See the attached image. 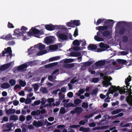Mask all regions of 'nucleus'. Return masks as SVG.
<instances>
[{
	"instance_id": "obj_1",
	"label": "nucleus",
	"mask_w": 132,
	"mask_h": 132,
	"mask_svg": "<svg viewBox=\"0 0 132 132\" xmlns=\"http://www.w3.org/2000/svg\"><path fill=\"white\" fill-rule=\"evenodd\" d=\"M104 24L107 25L105 26H100L98 27H96V30H98L97 32V35L99 36H101V35L105 37L109 36L110 34V32L107 29L109 27V26H112L114 23L113 20H108L104 21Z\"/></svg>"
},
{
	"instance_id": "obj_2",
	"label": "nucleus",
	"mask_w": 132,
	"mask_h": 132,
	"mask_svg": "<svg viewBox=\"0 0 132 132\" xmlns=\"http://www.w3.org/2000/svg\"><path fill=\"white\" fill-rule=\"evenodd\" d=\"M14 34L13 35H15L16 36L17 38L19 39L23 38V40H25L26 39L27 37L26 35L27 33L26 32H23L22 33L21 31H20V29H15L14 31Z\"/></svg>"
},
{
	"instance_id": "obj_3",
	"label": "nucleus",
	"mask_w": 132,
	"mask_h": 132,
	"mask_svg": "<svg viewBox=\"0 0 132 132\" xmlns=\"http://www.w3.org/2000/svg\"><path fill=\"white\" fill-rule=\"evenodd\" d=\"M83 110L80 107H77L75 108L73 110L71 111V113L72 114L77 113L78 114H80L82 111Z\"/></svg>"
},
{
	"instance_id": "obj_4",
	"label": "nucleus",
	"mask_w": 132,
	"mask_h": 132,
	"mask_svg": "<svg viewBox=\"0 0 132 132\" xmlns=\"http://www.w3.org/2000/svg\"><path fill=\"white\" fill-rule=\"evenodd\" d=\"M131 90L130 89L126 91V95H129L130 96H128L127 97L126 101L128 103L129 102H130L131 103H132V95L131 94L132 93L131 92Z\"/></svg>"
},
{
	"instance_id": "obj_5",
	"label": "nucleus",
	"mask_w": 132,
	"mask_h": 132,
	"mask_svg": "<svg viewBox=\"0 0 132 132\" xmlns=\"http://www.w3.org/2000/svg\"><path fill=\"white\" fill-rule=\"evenodd\" d=\"M45 29L48 30L53 31L56 29V25H53L52 24H46L45 25Z\"/></svg>"
},
{
	"instance_id": "obj_6",
	"label": "nucleus",
	"mask_w": 132,
	"mask_h": 132,
	"mask_svg": "<svg viewBox=\"0 0 132 132\" xmlns=\"http://www.w3.org/2000/svg\"><path fill=\"white\" fill-rule=\"evenodd\" d=\"M4 50L5 51H3L2 52V56H5V54L7 53H9V55L11 57L12 56V51L11 49V48L10 47H8L6 48H5Z\"/></svg>"
},
{
	"instance_id": "obj_7",
	"label": "nucleus",
	"mask_w": 132,
	"mask_h": 132,
	"mask_svg": "<svg viewBox=\"0 0 132 132\" xmlns=\"http://www.w3.org/2000/svg\"><path fill=\"white\" fill-rule=\"evenodd\" d=\"M58 38L63 40H67L68 39V36L63 33H59L57 34Z\"/></svg>"
},
{
	"instance_id": "obj_8",
	"label": "nucleus",
	"mask_w": 132,
	"mask_h": 132,
	"mask_svg": "<svg viewBox=\"0 0 132 132\" xmlns=\"http://www.w3.org/2000/svg\"><path fill=\"white\" fill-rule=\"evenodd\" d=\"M11 63H9L4 64L1 65L0 68V70L1 71H3L5 70L10 67L11 65Z\"/></svg>"
},
{
	"instance_id": "obj_9",
	"label": "nucleus",
	"mask_w": 132,
	"mask_h": 132,
	"mask_svg": "<svg viewBox=\"0 0 132 132\" xmlns=\"http://www.w3.org/2000/svg\"><path fill=\"white\" fill-rule=\"evenodd\" d=\"M54 38V37L52 36H48L45 38L44 40L46 43H51L53 42Z\"/></svg>"
},
{
	"instance_id": "obj_10",
	"label": "nucleus",
	"mask_w": 132,
	"mask_h": 132,
	"mask_svg": "<svg viewBox=\"0 0 132 132\" xmlns=\"http://www.w3.org/2000/svg\"><path fill=\"white\" fill-rule=\"evenodd\" d=\"M131 77L129 75L128 77L125 79V82L126 86H125L126 88H127L126 89L127 90H128L130 89H128V86H129L130 83L129 82L131 80Z\"/></svg>"
},
{
	"instance_id": "obj_11",
	"label": "nucleus",
	"mask_w": 132,
	"mask_h": 132,
	"mask_svg": "<svg viewBox=\"0 0 132 132\" xmlns=\"http://www.w3.org/2000/svg\"><path fill=\"white\" fill-rule=\"evenodd\" d=\"M31 29L33 34H39L41 35L44 34L43 32L39 30L36 28H32Z\"/></svg>"
},
{
	"instance_id": "obj_12",
	"label": "nucleus",
	"mask_w": 132,
	"mask_h": 132,
	"mask_svg": "<svg viewBox=\"0 0 132 132\" xmlns=\"http://www.w3.org/2000/svg\"><path fill=\"white\" fill-rule=\"evenodd\" d=\"M89 50H93L96 49L97 47L96 45L90 44L87 47Z\"/></svg>"
},
{
	"instance_id": "obj_13",
	"label": "nucleus",
	"mask_w": 132,
	"mask_h": 132,
	"mask_svg": "<svg viewBox=\"0 0 132 132\" xmlns=\"http://www.w3.org/2000/svg\"><path fill=\"white\" fill-rule=\"evenodd\" d=\"M108 85H111V87L113 88V90L114 91H116L120 89V87L118 86L117 87L116 86H112L111 85L112 83L111 82L110 80H108Z\"/></svg>"
},
{
	"instance_id": "obj_14",
	"label": "nucleus",
	"mask_w": 132,
	"mask_h": 132,
	"mask_svg": "<svg viewBox=\"0 0 132 132\" xmlns=\"http://www.w3.org/2000/svg\"><path fill=\"white\" fill-rule=\"evenodd\" d=\"M1 88L4 89H7L10 88V84L7 82H5L2 84L1 85Z\"/></svg>"
},
{
	"instance_id": "obj_15",
	"label": "nucleus",
	"mask_w": 132,
	"mask_h": 132,
	"mask_svg": "<svg viewBox=\"0 0 132 132\" xmlns=\"http://www.w3.org/2000/svg\"><path fill=\"white\" fill-rule=\"evenodd\" d=\"M75 65L73 63L66 64L63 65V67L65 68H71L74 67Z\"/></svg>"
},
{
	"instance_id": "obj_16",
	"label": "nucleus",
	"mask_w": 132,
	"mask_h": 132,
	"mask_svg": "<svg viewBox=\"0 0 132 132\" xmlns=\"http://www.w3.org/2000/svg\"><path fill=\"white\" fill-rule=\"evenodd\" d=\"M105 63V62L103 60L99 61L97 62H96L95 64L96 66H102L104 65Z\"/></svg>"
},
{
	"instance_id": "obj_17",
	"label": "nucleus",
	"mask_w": 132,
	"mask_h": 132,
	"mask_svg": "<svg viewBox=\"0 0 132 132\" xmlns=\"http://www.w3.org/2000/svg\"><path fill=\"white\" fill-rule=\"evenodd\" d=\"M13 127V125L12 123L6 124V128H8V129L5 130V131L9 132L12 129L11 128Z\"/></svg>"
},
{
	"instance_id": "obj_18",
	"label": "nucleus",
	"mask_w": 132,
	"mask_h": 132,
	"mask_svg": "<svg viewBox=\"0 0 132 132\" xmlns=\"http://www.w3.org/2000/svg\"><path fill=\"white\" fill-rule=\"evenodd\" d=\"M14 39L15 38L12 37V35L11 34H9L5 36V40H9Z\"/></svg>"
},
{
	"instance_id": "obj_19",
	"label": "nucleus",
	"mask_w": 132,
	"mask_h": 132,
	"mask_svg": "<svg viewBox=\"0 0 132 132\" xmlns=\"http://www.w3.org/2000/svg\"><path fill=\"white\" fill-rule=\"evenodd\" d=\"M15 112V110L14 109H10L7 110L6 112V113L8 115L12 114Z\"/></svg>"
},
{
	"instance_id": "obj_20",
	"label": "nucleus",
	"mask_w": 132,
	"mask_h": 132,
	"mask_svg": "<svg viewBox=\"0 0 132 132\" xmlns=\"http://www.w3.org/2000/svg\"><path fill=\"white\" fill-rule=\"evenodd\" d=\"M79 130L80 131H82L83 132H88L89 131L90 129L88 128L81 127L80 128Z\"/></svg>"
},
{
	"instance_id": "obj_21",
	"label": "nucleus",
	"mask_w": 132,
	"mask_h": 132,
	"mask_svg": "<svg viewBox=\"0 0 132 132\" xmlns=\"http://www.w3.org/2000/svg\"><path fill=\"white\" fill-rule=\"evenodd\" d=\"M125 90H126V89L125 88V87L124 86L121 88L120 87V89L117 91L119 90V92L120 94H125L126 93Z\"/></svg>"
},
{
	"instance_id": "obj_22",
	"label": "nucleus",
	"mask_w": 132,
	"mask_h": 132,
	"mask_svg": "<svg viewBox=\"0 0 132 132\" xmlns=\"http://www.w3.org/2000/svg\"><path fill=\"white\" fill-rule=\"evenodd\" d=\"M27 67V65L24 63L19 66L18 67V69L19 70H22L25 68H26Z\"/></svg>"
},
{
	"instance_id": "obj_23",
	"label": "nucleus",
	"mask_w": 132,
	"mask_h": 132,
	"mask_svg": "<svg viewBox=\"0 0 132 132\" xmlns=\"http://www.w3.org/2000/svg\"><path fill=\"white\" fill-rule=\"evenodd\" d=\"M100 36H99L97 35L95 36L94 38L95 40L98 41H104V39L103 38L100 37Z\"/></svg>"
},
{
	"instance_id": "obj_24",
	"label": "nucleus",
	"mask_w": 132,
	"mask_h": 132,
	"mask_svg": "<svg viewBox=\"0 0 132 132\" xmlns=\"http://www.w3.org/2000/svg\"><path fill=\"white\" fill-rule=\"evenodd\" d=\"M58 48V46L56 45H53L49 46V48L51 50H56Z\"/></svg>"
},
{
	"instance_id": "obj_25",
	"label": "nucleus",
	"mask_w": 132,
	"mask_h": 132,
	"mask_svg": "<svg viewBox=\"0 0 132 132\" xmlns=\"http://www.w3.org/2000/svg\"><path fill=\"white\" fill-rule=\"evenodd\" d=\"M73 23L74 26H79L80 24V23L79 20H74L73 21Z\"/></svg>"
},
{
	"instance_id": "obj_26",
	"label": "nucleus",
	"mask_w": 132,
	"mask_h": 132,
	"mask_svg": "<svg viewBox=\"0 0 132 132\" xmlns=\"http://www.w3.org/2000/svg\"><path fill=\"white\" fill-rule=\"evenodd\" d=\"M40 91L44 94H46L48 92V90L45 87H41L40 88Z\"/></svg>"
},
{
	"instance_id": "obj_27",
	"label": "nucleus",
	"mask_w": 132,
	"mask_h": 132,
	"mask_svg": "<svg viewBox=\"0 0 132 132\" xmlns=\"http://www.w3.org/2000/svg\"><path fill=\"white\" fill-rule=\"evenodd\" d=\"M117 62L120 64H126L127 63V61L125 60L119 59L117 60Z\"/></svg>"
},
{
	"instance_id": "obj_28",
	"label": "nucleus",
	"mask_w": 132,
	"mask_h": 132,
	"mask_svg": "<svg viewBox=\"0 0 132 132\" xmlns=\"http://www.w3.org/2000/svg\"><path fill=\"white\" fill-rule=\"evenodd\" d=\"M122 110L121 109H117L116 110H114L112 111L111 112V113L112 115L115 114L119 113L121 111H122Z\"/></svg>"
},
{
	"instance_id": "obj_29",
	"label": "nucleus",
	"mask_w": 132,
	"mask_h": 132,
	"mask_svg": "<svg viewBox=\"0 0 132 132\" xmlns=\"http://www.w3.org/2000/svg\"><path fill=\"white\" fill-rule=\"evenodd\" d=\"M18 119V117L17 116L15 115H13L10 116V119L11 120L16 121Z\"/></svg>"
},
{
	"instance_id": "obj_30",
	"label": "nucleus",
	"mask_w": 132,
	"mask_h": 132,
	"mask_svg": "<svg viewBox=\"0 0 132 132\" xmlns=\"http://www.w3.org/2000/svg\"><path fill=\"white\" fill-rule=\"evenodd\" d=\"M105 19H102L101 18H100L97 20L96 23V25L98 26ZM95 23V21L94 22V23Z\"/></svg>"
},
{
	"instance_id": "obj_31",
	"label": "nucleus",
	"mask_w": 132,
	"mask_h": 132,
	"mask_svg": "<svg viewBox=\"0 0 132 132\" xmlns=\"http://www.w3.org/2000/svg\"><path fill=\"white\" fill-rule=\"evenodd\" d=\"M66 25L68 27L72 28H74L75 27L73 26V20H71L70 22H67L66 23Z\"/></svg>"
},
{
	"instance_id": "obj_32",
	"label": "nucleus",
	"mask_w": 132,
	"mask_h": 132,
	"mask_svg": "<svg viewBox=\"0 0 132 132\" xmlns=\"http://www.w3.org/2000/svg\"><path fill=\"white\" fill-rule=\"evenodd\" d=\"M88 121V120L85 119L84 120H80L79 122V124L80 125H85L86 123Z\"/></svg>"
},
{
	"instance_id": "obj_33",
	"label": "nucleus",
	"mask_w": 132,
	"mask_h": 132,
	"mask_svg": "<svg viewBox=\"0 0 132 132\" xmlns=\"http://www.w3.org/2000/svg\"><path fill=\"white\" fill-rule=\"evenodd\" d=\"M72 44L75 46H79L80 45L79 40L77 39L75 40L73 42Z\"/></svg>"
},
{
	"instance_id": "obj_34",
	"label": "nucleus",
	"mask_w": 132,
	"mask_h": 132,
	"mask_svg": "<svg viewBox=\"0 0 132 132\" xmlns=\"http://www.w3.org/2000/svg\"><path fill=\"white\" fill-rule=\"evenodd\" d=\"M12 86H14L16 84V81L14 79H11L9 81Z\"/></svg>"
},
{
	"instance_id": "obj_35",
	"label": "nucleus",
	"mask_w": 132,
	"mask_h": 132,
	"mask_svg": "<svg viewBox=\"0 0 132 132\" xmlns=\"http://www.w3.org/2000/svg\"><path fill=\"white\" fill-rule=\"evenodd\" d=\"M56 29H62L63 30H66L67 29L65 27L63 26H60L56 25Z\"/></svg>"
},
{
	"instance_id": "obj_36",
	"label": "nucleus",
	"mask_w": 132,
	"mask_h": 132,
	"mask_svg": "<svg viewBox=\"0 0 132 132\" xmlns=\"http://www.w3.org/2000/svg\"><path fill=\"white\" fill-rule=\"evenodd\" d=\"M45 48V45L40 43L38 46V48L40 50H42L44 49Z\"/></svg>"
},
{
	"instance_id": "obj_37",
	"label": "nucleus",
	"mask_w": 132,
	"mask_h": 132,
	"mask_svg": "<svg viewBox=\"0 0 132 132\" xmlns=\"http://www.w3.org/2000/svg\"><path fill=\"white\" fill-rule=\"evenodd\" d=\"M99 78H93L91 80V82H93L94 83H97L99 81Z\"/></svg>"
},
{
	"instance_id": "obj_38",
	"label": "nucleus",
	"mask_w": 132,
	"mask_h": 132,
	"mask_svg": "<svg viewBox=\"0 0 132 132\" xmlns=\"http://www.w3.org/2000/svg\"><path fill=\"white\" fill-rule=\"evenodd\" d=\"M96 113V112H95L93 113H91L90 114H89L87 115H86L85 117L84 118L85 119H88V118L92 117V116H93V115Z\"/></svg>"
},
{
	"instance_id": "obj_39",
	"label": "nucleus",
	"mask_w": 132,
	"mask_h": 132,
	"mask_svg": "<svg viewBox=\"0 0 132 132\" xmlns=\"http://www.w3.org/2000/svg\"><path fill=\"white\" fill-rule=\"evenodd\" d=\"M125 30L126 29L125 28L122 27L119 30V33L121 35H122L125 33Z\"/></svg>"
},
{
	"instance_id": "obj_40",
	"label": "nucleus",
	"mask_w": 132,
	"mask_h": 132,
	"mask_svg": "<svg viewBox=\"0 0 132 132\" xmlns=\"http://www.w3.org/2000/svg\"><path fill=\"white\" fill-rule=\"evenodd\" d=\"M19 83L21 86L22 87H24L26 85V82L22 80H20L19 81Z\"/></svg>"
},
{
	"instance_id": "obj_41",
	"label": "nucleus",
	"mask_w": 132,
	"mask_h": 132,
	"mask_svg": "<svg viewBox=\"0 0 132 132\" xmlns=\"http://www.w3.org/2000/svg\"><path fill=\"white\" fill-rule=\"evenodd\" d=\"M47 52L46 50H44L43 52L39 51L37 53L36 55L37 56H40L46 53Z\"/></svg>"
},
{
	"instance_id": "obj_42",
	"label": "nucleus",
	"mask_w": 132,
	"mask_h": 132,
	"mask_svg": "<svg viewBox=\"0 0 132 132\" xmlns=\"http://www.w3.org/2000/svg\"><path fill=\"white\" fill-rule=\"evenodd\" d=\"M32 86L34 87V90L35 91H36L38 90L39 86L38 84L36 83L35 84L33 85Z\"/></svg>"
},
{
	"instance_id": "obj_43",
	"label": "nucleus",
	"mask_w": 132,
	"mask_h": 132,
	"mask_svg": "<svg viewBox=\"0 0 132 132\" xmlns=\"http://www.w3.org/2000/svg\"><path fill=\"white\" fill-rule=\"evenodd\" d=\"M28 29V28L25 26H22L21 29H20V31H21V32L23 33V32H26V31Z\"/></svg>"
},
{
	"instance_id": "obj_44",
	"label": "nucleus",
	"mask_w": 132,
	"mask_h": 132,
	"mask_svg": "<svg viewBox=\"0 0 132 132\" xmlns=\"http://www.w3.org/2000/svg\"><path fill=\"white\" fill-rule=\"evenodd\" d=\"M66 112L65 108L64 107H61L59 111V113L62 114H63L65 113Z\"/></svg>"
},
{
	"instance_id": "obj_45",
	"label": "nucleus",
	"mask_w": 132,
	"mask_h": 132,
	"mask_svg": "<svg viewBox=\"0 0 132 132\" xmlns=\"http://www.w3.org/2000/svg\"><path fill=\"white\" fill-rule=\"evenodd\" d=\"M74 61V60L73 59H67L65 60L64 61V62L65 63H70L73 62Z\"/></svg>"
},
{
	"instance_id": "obj_46",
	"label": "nucleus",
	"mask_w": 132,
	"mask_h": 132,
	"mask_svg": "<svg viewBox=\"0 0 132 132\" xmlns=\"http://www.w3.org/2000/svg\"><path fill=\"white\" fill-rule=\"evenodd\" d=\"M81 100L79 99H75L74 101V103L76 105H78L80 104L81 102Z\"/></svg>"
},
{
	"instance_id": "obj_47",
	"label": "nucleus",
	"mask_w": 132,
	"mask_h": 132,
	"mask_svg": "<svg viewBox=\"0 0 132 132\" xmlns=\"http://www.w3.org/2000/svg\"><path fill=\"white\" fill-rule=\"evenodd\" d=\"M41 103L40 101L39 100L35 101L34 102V103L32 104V105L33 106L39 105Z\"/></svg>"
},
{
	"instance_id": "obj_48",
	"label": "nucleus",
	"mask_w": 132,
	"mask_h": 132,
	"mask_svg": "<svg viewBox=\"0 0 132 132\" xmlns=\"http://www.w3.org/2000/svg\"><path fill=\"white\" fill-rule=\"evenodd\" d=\"M122 40L123 42L126 43L128 41V38L127 36H124L122 37Z\"/></svg>"
},
{
	"instance_id": "obj_49",
	"label": "nucleus",
	"mask_w": 132,
	"mask_h": 132,
	"mask_svg": "<svg viewBox=\"0 0 132 132\" xmlns=\"http://www.w3.org/2000/svg\"><path fill=\"white\" fill-rule=\"evenodd\" d=\"M102 83L103 85V86L104 87H107L109 86V85H108V80L103 81L102 82Z\"/></svg>"
},
{
	"instance_id": "obj_50",
	"label": "nucleus",
	"mask_w": 132,
	"mask_h": 132,
	"mask_svg": "<svg viewBox=\"0 0 132 132\" xmlns=\"http://www.w3.org/2000/svg\"><path fill=\"white\" fill-rule=\"evenodd\" d=\"M65 125H58L57 126V127L58 129H62L63 128H65Z\"/></svg>"
},
{
	"instance_id": "obj_51",
	"label": "nucleus",
	"mask_w": 132,
	"mask_h": 132,
	"mask_svg": "<svg viewBox=\"0 0 132 132\" xmlns=\"http://www.w3.org/2000/svg\"><path fill=\"white\" fill-rule=\"evenodd\" d=\"M78 30L77 27H76L74 31L73 35L75 37H76L78 35Z\"/></svg>"
},
{
	"instance_id": "obj_52",
	"label": "nucleus",
	"mask_w": 132,
	"mask_h": 132,
	"mask_svg": "<svg viewBox=\"0 0 132 132\" xmlns=\"http://www.w3.org/2000/svg\"><path fill=\"white\" fill-rule=\"evenodd\" d=\"M126 23V22L125 21H119L117 23V25L118 26H119L121 24H125Z\"/></svg>"
},
{
	"instance_id": "obj_53",
	"label": "nucleus",
	"mask_w": 132,
	"mask_h": 132,
	"mask_svg": "<svg viewBox=\"0 0 132 132\" xmlns=\"http://www.w3.org/2000/svg\"><path fill=\"white\" fill-rule=\"evenodd\" d=\"M80 127V125H74L70 126L69 128H76Z\"/></svg>"
},
{
	"instance_id": "obj_54",
	"label": "nucleus",
	"mask_w": 132,
	"mask_h": 132,
	"mask_svg": "<svg viewBox=\"0 0 132 132\" xmlns=\"http://www.w3.org/2000/svg\"><path fill=\"white\" fill-rule=\"evenodd\" d=\"M26 126V125L25 124H23L21 128H22V132H26L27 131L26 128H25Z\"/></svg>"
},
{
	"instance_id": "obj_55",
	"label": "nucleus",
	"mask_w": 132,
	"mask_h": 132,
	"mask_svg": "<svg viewBox=\"0 0 132 132\" xmlns=\"http://www.w3.org/2000/svg\"><path fill=\"white\" fill-rule=\"evenodd\" d=\"M81 106L83 108H88V103L83 102L82 103Z\"/></svg>"
},
{
	"instance_id": "obj_56",
	"label": "nucleus",
	"mask_w": 132,
	"mask_h": 132,
	"mask_svg": "<svg viewBox=\"0 0 132 132\" xmlns=\"http://www.w3.org/2000/svg\"><path fill=\"white\" fill-rule=\"evenodd\" d=\"M47 101L49 103L53 102L54 101V99L53 98H49L47 100Z\"/></svg>"
},
{
	"instance_id": "obj_57",
	"label": "nucleus",
	"mask_w": 132,
	"mask_h": 132,
	"mask_svg": "<svg viewBox=\"0 0 132 132\" xmlns=\"http://www.w3.org/2000/svg\"><path fill=\"white\" fill-rule=\"evenodd\" d=\"M48 80L50 81L51 82L53 81V76L51 75H50L48 77Z\"/></svg>"
},
{
	"instance_id": "obj_58",
	"label": "nucleus",
	"mask_w": 132,
	"mask_h": 132,
	"mask_svg": "<svg viewBox=\"0 0 132 132\" xmlns=\"http://www.w3.org/2000/svg\"><path fill=\"white\" fill-rule=\"evenodd\" d=\"M108 126H103L102 127H97V130L99 129H106L108 127Z\"/></svg>"
},
{
	"instance_id": "obj_59",
	"label": "nucleus",
	"mask_w": 132,
	"mask_h": 132,
	"mask_svg": "<svg viewBox=\"0 0 132 132\" xmlns=\"http://www.w3.org/2000/svg\"><path fill=\"white\" fill-rule=\"evenodd\" d=\"M7 27L8 28H14V26L13 25L9 22L7 24Z\"/></svg>"
},
{
	"instance_id": "obj_60",
	"label": "nucleus",
	"mask_w": 132,
	"mask_h": 132,
	"mask_svg": "<svg viewBox=\"0 0 132 132\" xmlns=\"http://www.w3.org/2000/svg\"><path fill=\"white\" fill-rule=\"evenodd\" d=\"M34 62L33 61H31L25 63V64L27 66V67L31 65Z\"/></svg>"
},
{
	"instance_id": "obj_61",
	"label": "nucleus",
	"mask_w": 132,
	"mask_h": 132,
	"mask_svg": "<svg viewBox=\"0 0 132 132\" xmlns=\"http://www.w3.org/2000/svg\"><path fill=\"white\" fill-rule=\"evenodd\" d=\"M31 100L29 98H27L25 100V103L26 104H27L29 103L30 102H31Z\"/></svg>"
},
{
	"instance_id": "obj_62",
	"label": "nucleus",
	"mask_w": 132,
	"mask_h": 132,
	"mask_svg": "<svg viewBox=\"0 0 132 132\" xmlns=\"http://www.w3.org/2000/svg\"><path fill=\"white\" fill-rule=\"evenodd\" d=\"M67 96L69 98H71L73 97V94L71 92H69L67 94Z\"/></svg>"
},
{
	"instance_id": "obj_63",
	"label": "nucleus",
	"mask_w": 132,
	"mask_h": 132,
	"mask_svg": "<svg viewBox=\"0 0 132 132\" xmlns=\"http://www.w3.org/2000/svg\"><path fill=\"white\" fill-rule=\"evenodd\" d=\"M94 62V61H89L87 62V66H89L91 65Z\"/></svg>"
},
{
	"instance_id": "obj_64",
	"label": "nucleus",
	"mask_w": 132,
	"mask_h": 132,
	"mask_svg": "<svg viewBox=\"0 0 132 132\" xmlns=\"http://www.w3.org/2000/svg\"><path fill=\"white\" fill-rule=\"evenodd\" d=\"M68 108L70 107H74L76 106L75 105V104L71 102H69L68 103Z\"/></svg>"
}]
</instances>
